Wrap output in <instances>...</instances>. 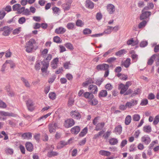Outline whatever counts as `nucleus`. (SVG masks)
Here are the masks:
<instances>
[{
    "label": "nucleus",
    "mask_w": 159,
    "mask_h": 159,
    "mask_svg": "<svg viewBox=\"0 0 159 159\" xmlns=\"http://www.w3.org/2000/svg\"><path fill=\"white\" fill-rule=\"evenodd\" d=\"M22 137L24 139H30L32 137V134L30 132L25 133L22 134Z\"/></svg>",
    "instance_id": "27"
},
{
    "label": "nucleus",
    "mask_w": 159,
    "mask_h": 159,
    "mask_svg": "<svg viewBox=\"0 0 159 159\" xmlns=\"http://www.w3.org/2000/svg\"><path fill=\"white\" fill-rule=\"evenodd\" d=\"M143 131L147 133H149L152 131V128L150 125H146L143 127Z\"/></svg>",
    "instance_id": "28"
},
{
    "label": "nucleus",
    "mask_w": 159,
    "mask_h": 159,
    "mask_svg": "<svg viewBox=\"0 0 159 159\" xmlns=\"http://www.w3.org/2000/svg\"><path fill=\"white\" fill-rule=\"evenodd\" d=\"M131 120V117L130 115L127 116L125 119V125H128L130 123Z\"/></svg>",
    "instance_id": "38"
},
{
    "label": "nucleus",
    "mask_w": 159,
    "mask_h": 159,
    "mask_svg": "<svg viewBox=\"0 0 159 159\" xmlns=\"http://www.w3.org/2000/svg\"><path fill=\"white\" fill-rule=\"evenodd\" d=\"M92 32L91 30L88 28H86L83 31V33L84 35H87L90 34Z\"/></svg>",
    "instance_id": "50"
},
{
    "label": "nucleus",
    "mask_w": 159,
    "mask_h": 159,
    "mask_svg": "<svg viewBox=\"0 0 159 159\" xmlns=\"http://www.w3.org/2000/svg\"><path fill=\"white\" fill-rule=\"evenodd\" d=\"M148 103V101L147 99H143L142 100L140 105L143 106L146 105Z\"/></svg>",
    "instance_id": "53"
},
{
    "label": "nucleus",
    "mask_w": 159,
    "mask_h": 159,
    "mask_svg": "<svg viewBox=\"0 0 159 159\" xmlns=\"http://www.w3.org/2000/svg\"><path fill=\"white\" fill-rule=\"evenodd\" d=\"M159 122V115L156 116L154 119L153 124L154 125H157Z\"/></svg>",
    "instance_id": "49"
},
{
    "label": "nucleus",
    "mask_w": 159,
    "mask_h": 159,
    "mask_svg": "<svg viewBox=\"0 0 159 159\" xmlns=\"http://www.w3.org/2000/svg\"><path fill=\"white\" fill-rule=\"evenodd\" d=\"M138 100L134 99H132L129 102L126 103V106L128 108H131L132 107L137 105L138 103Z\"/></svg>",
    "instance_id": "12"
},
{
    "label": "nucleus",
    "mask_w": 159,
    "mask_h": 159,
    "mask_svg": "<svg viewBox=\"0 0 159 159\" xmlns=\"http://www.w3.org/2000/svg\"><path fill=\"white\" fill-rule=\"evenodd\" d=\"M26 21V19L24 17H21L18 20V22L19 24H22L25 23Z\"/></svg>",
    "instance_id": "55"
},
{
    "label": "nucleus",
    "mask_w": 159,
    "mask_h": 159,
    "mask_svg": "<svg viewBox=\"0 0 159 159\" xmlns=\"http://www.w3.org/2000/svg\"><path fill=\"white\" fill-rule=\"evenodd\" d=\"M138 43V41L137 40H134L133 38H131L127 41V44L128 45H131L132 46H135L137 45Z\"/></svg>",
    "instance_id": "19"
},
{
    "label": "nucleus",
    "mask_w": 159,
    "mask_h": 159,
    "mask_svg": "<svg viewBox=\"0 0 159 159\" xmlns=\"http://www.w3.org/2000/svg\"><path fill=\"white\" fill-rule=\"evenodd\" d=\"M11 30L9 26H5L4 27V29L2 34L4 36H8L10 33Z\"/></svg>",
    "instance_id": "18"
},
{
    "label": "nucleus",
    "mask_w": 159,
    "mask_h": 159,
    "mask_svg": "<svg viewBox=\"0 0 159 159\" xmlns=\"http://www.w3.org/2000/svg\"><path fill=\"white\" fill-rule=\"evenodd\" d=\"M142 142L146 145L148 144L151 141L150 138L148 135H144L141 139Z\"/></svg>",
    "instance_id": "7"
},
{
    "label": "nucleus",
    "mask_w": 159,
    "mask_h": 159,
    "mask_svg": "<svg viewBox=\"0 0 159 159\" xmlns=\"http://www.w3.org/2000/svg\"><path fill=\"white\" fill-rule=\"evenodd\" d=\"M52 9L53 12L55 14H58V13L60 12V9L56 7H52Z\"/></svg>",
    "instance_id": "58"
},
{
    "label": "nucleus",
    "mask_w": 159,
    "mask_h": 159,
    "mask_svg": "<svg viewBox=\"0 0 159 159\" xmlns=\"http://www.w3.org/2000/svg\"><path fill=\"white\" fill-rule=\"evenodd\" d=\"M88 129L86 127H85L83 129L82 131L79 134V136L81 137L84 136L87 133Z\"/></svg>",
    "instance_id": "39"
},
{
    "label": "nucleus",
    "mask_w": 159,
    "mask_h": 159,
    "mask_svg": "<svg viewBox=\"0 0 159 159\" xmlns=\"http://www.w3.org/2000/svg\"><path fill=\"white\" fill-rule=\"evenodd\" d=\"M75 24L73 23H69L66 25V27L69 30H73L75 27Z\"/></svg>",
    "instance_id": "42"
},
{
    "label": "nucleus",
    "mask_w": 159,
    "mask_h": 159,
    "mask_svg": "<svg viewBox=\"0 0 159 159\" xmlns=\"http://www.w3.org/2000/svg\"><path fill=\"white\" fill-rule=\"evenodd\" d=\"M88 89L91 91L92 93L96 94L98 91V89L97 86L93 84H91L89 85Z\"/></svg>",
    "instance_id": "15"
},
{
    "label": "nucleus",
    "mask_w": 159,
    "mask_h": 159,
    "mask_svg": "<svg viewBox=\"0 0 159 159\" xmlns=\"http://www.w3.org/2000/svg\"><path fill=\"white\" fill-rule=\"evenodd\" d=\"M109 67V66L106 64H102L98 65L97 66L96 68L98 70H107Z\"/></svg>",
    "instance_id": "9"
},
{
    "label": "nucleus",
    "mask_w": 159,
    "mask_h": 159,
    "mask_svg": "<svg viewBox=\"0 0 159 159\" xmlns=\"http://www.w3.org/2000/svg\"><path fill=\"white\" fill-rule=\"evenodd\" d=\"M105 123L103 122H102L97 124L96 125L95 130L96 131L100 130L104 127Z\"/></svg>",
    "instance_id": "20"
},
{
    "label": "nucleus",
    "mask_w": 159,
    "mask_h": 159,
    "mask_svg": "<svg viewBox=\"0 0 159 159\" xmlns=\"http://www.w3.org/2000/svg\"><path fill=\"white\" fill-rule=\"evenodd\" d=\"M115 130L116 134H120L122 131V127L120 125L116 126L115 129Z\"/></svg>",
    "instance_id": "33"
},
{
    "label": "nucleus",
    "mask_w": 159,
    "mask_h": 159,
    "mask_svg": "<svg viewBox=\"0 0 159 159\" xmlns=\"http://www.w3.org/2000/svg\"><path fill=\"white\" fill-rule=\"evenodd\" d=\"M130 58H128L123 62L122 64L125 67H128L130 64Z\"/></svg>",
    "instance_id": "35"
},
{
    "label": "nucleus",
    "mask_w": 159,
    "mask_h": 159,
    "mask_svg": "<svg viewBox=\"0 0 159 159\" xmlns=\"http://www.w3.org/2000/svg\"><path fill=\"white\" fill-rule=\"evenodd\" d=\"M21 80L23 82L25 86L27 88L30 87V85L26 79L24 77H21Z\"/></svg>",
    "instance_id": "34"
},
{
    "label": "nucleus",
    "mask_w": 159,
    "mask_h": 159,
    "mask_svg": "<svg viewBox=\"0 0 159 159\" xmlns=\"http://www.w3.org/2000/svg\"><path fill=\"white\" fill-rule=\"evenodd\" d=\"M132 118L133 121H138L139 120L140 117L139 115L138 114H135L133 116Z\"/></svg>",
    "instance_id": "43"
},
{
    "label": "nucleus",
    "mask_w": 159,
    "mask_h": 159,
    "mask_svg": "<svg viewBox=\"0 0 159 159\" xmlns=\"http://www.w3.org/2000/svg\"><path fill=\"white\" fill-rule=\"evenodd\" d=\"M136 150V147L134 144L131 145L129 148V150L130 152H133Z\"/></svg>",
    "instance_id": "51"
},
{
    "label": "nucleus",
    "mask_w": 159,
    "mask_h": 159,
    "mask_svg": "<svg viewBox=\"0 0 159 159\" xmlns=\"http://www.w3.org/2000/svg\"><path fill=\"white\" fill-rule=\"evenodd\" d=\"M58 61V58H56L53 59L51 64V66L53 69H55L57 67Z\"/></svg>",
    "instance_id": "17"
},
{
    "label": "nucleus",
    "mask_w": 159,
    "mask_h": 159,
    "mask_svg": "<svg viewBox=\"0 0 159 159\" xmlns=\"http://www.w3.org/2000/svg\"><path fill=\"white\" fill-rule=\"evenodd\" d=\"M58 155V153L57 152L51 151L48 152L47 156L49 157H51L53 156H57Z\"/></svg>",
    "instance_id": "37"
},
{
    "label": "nucleus",
    "mask_w": 159,
    "mask_h": 159,
    "mask_svg": "<svg viewBox=\"0 0 159 159\" xmlns=\"http://www.w3.org/2000/svg\"><path fill=\"white\" fill-rule=\"evenodd\" d=\"M147 22L145 20H143L139 23L138 25V28L139 29H141L144 27L146 25Z\"/></svg>",
    "instance_id": "41"
},
{
    "label": "nucleus",
    "mask_w": 159,
    "mask_h": 159,
    "mask_svg": "<svg viewBox=\"0 0 159 159\" xmlns=\"http://www.w3.org/2000/svg\"><path fill=\"white\" fill-rule=\"evenodd\" d=\"M66 31V29L62 27H59L55 29V32L57 34H62Z\"/></svg>",
    "instance_id": "16"
},
{
    "label": "nucleus",
    "mask_w": 159,
    "mask_h": 159,
    "mask_svg": "<svg viewBox=\"0 0 159 159\" xmlns=\"http://www.w3.org/2000/svg\"><path fill=\"white\" fill-rule=\"evenodd\" d=\"M80 128L79 126H75L71 129L70 131L72 134H77L80 131Z\"/></svg>",
    "instance_id": "22"
},
{
    "label": "nucleus",
    "mask_w": 159,
    "mask_h": 159,
    "mask_svg": "<svg viewBox=\"0 0 159 159\" xmlns=\"http://www.w3.org/2000/svg\"><path fill=\"white\" fill-rule=\"evenodd\" d=\"M65 46L66 47L70 49V50H72L74 49V48L72 44L70 43H67L65 44Z\"/></svg>",
    "instance_id": "45"
},
{
    "label": "nucleus",
    "mask_w": 159,
    "mask_h": 159,
    "mask_svg": "<svg viewBox=\"0 0 159 159\" xmlns=\"http://www.w3.org/2000/svg\"><path fill=\"white\" fill-rule=\"evenodd\" d=\"M59 124L57 122L54 123L53 122L48 125V130L50 133H54L56 129L59 128Z\"/></svg>",
    "instance_id": "3"
},
{
    "label": "nucleus",
    "mask_w": 159,
    "mask_h": 159,
    "mask_svg": "<svg viewBox=\"0 0 159 159\" xmlns=\"http://www.w3.org/2000/svg\"><path fill=\"white\" fill-rule=\"evenodd\" d=\"M21 7V5L19 4H16L13 5L12 9L14 11H18L19 8Z\"/></svg>",
    "instance_id": "52"
},
{
    "label": "nucleus",
    "mask_w": 159,
    "mask_h": 159,
    "mask_svg": "<svg viewBox=\"0 0 159 159\" xmlns=\"http://www.w3.org/2000/svg\"><path fill=\"white\" fill-rule=\"evenodd\" d=\"M107 29L106 30L104 33L107 34H110L111 32L112 27L110 26H108Z\"/></svg>",
    "instance_id": "59"
},
{
    "label": "nucleus",
    "mask_w": 159,
    "mask_h": 159,
    "mask_svg": "<svg viewBox=\"0 0 159 159\" xmlns=\"http://www.w3.org/2000/svg\"><path fill=\"white\" fill-rule=\"evenodd\" d=\"M76 25L78 26H82L84 25V23L82 20H77L76 22Z\"/></svg>",
    "instance_id": "64"
},
{
    "label": "nucleus",
    "mask_w": 159,
    "mask_h": 159,
    "mask_svg": "<svg viewBox=\"0 0 159 159\" xmlns=\"http://www.w3.org/2000/svg\"><path fill=\"white\" fill-rule=\"evenodd\" d=\"M89 103L92 105H96L98 103V101L94 97L88 100Z\"/></svg>",
    "instance_id": "26"
},
{
    "label": "nucleus",
    "mask_w": 159,
    "mask_h": 159,
    "mask_svg": "<svg viewBox=\"0 0 159 159\" xmlns=\"http://www.w3.org/2000/svg\"><path fill=\"white\" fill-rule=\"evenodd\" d=\"M70 115L72 118H76L77 119H79L81 117L80 113L76 111H71Z\"/></svg>",
    "instance_id": "8"
},
{
    "label": "nucleus",
    "mask_w": 159,
    "mask_h": 159,
    "mask_svg": "<svg viewBox=\"0 0 159 159\" xmlns=\"http://www.w3.org/2000/svg\"><path fill=\"white\" fill-rule=\"evenodd\" d=\"M71 2H67L62 4V7L64 11H67L69 10L71 6Z\"/></svg>",
    "instance_id": "25"
},
{
    "label": "nucleus",
    "mask_w": 159,
    "mask_h": 159,
    "mask_svg": "<svg viewBox=\"0 0 159 159\" xmlns=\"http://www.w3.org/2000/svg\"><path fill=\"white\" fill-rule=\"evenodd\" d=\"M155 59V54L153 55L149 59L148 62V64L149 65H151L152 64L154 61V60Z\"/></svg>",
    "instance_id": "46"
},
{
    "label": "nucleus",
    "mask_w": 159,
    "mask_h": 159,
    "mask_svg": "<svg viewBox=\"0 0 159 159\" xmlns=\"http://www.w3.org/2000/svg\"><path fill=\"white\" fill-rule=\"evenodd\" d=\"M71 140V139H70L67 142H65L64 141H60L57 146V148L58 149H61L65 146L69 144Z\"/></svg>",
    "instance_id": "5"
},
{
    "label": "nucleus",
    "mask_w": 159,
    "mask_h": 159,
    "mask_svg": "<svg viewBox=\"0 0 159 159\" xmlns=\"http://www.w3.org/2000/svg\"><path fill=\"white\" fill-rule=\"evenodd\" d=\"M127 141L126 139L123 140L120 144V147L121 148L124 147L127 143Z\"/></svg>",
    "instance_id": "62"
},
{
    "label": "nucleus",
    "mask_w": 159,
    "mask_h": 159,
    "mask_svg": "<svg viewBox=\"0 0 159 159\" xmlns=\"http://www.w3.org/2000/svg\"><path fill=\"white\" fill-rule=\"evenodd\" d=\"M85 6L86 7L92 9L93 8L94 5L92 1L89 0H88L86 1Z\"/></svg>",
    "instance_id": "24"
},
{
    "label": "nucleus",
    "mask_w": 159,
    "mask_h": 159,
    "mask_svg": "<svg viewBox=\"0 0 159 159\" xmlns=\"http://www.w3.org/2000/svg\"><path fill=\"white\" fill-rule=\"evenodd\" d=\"M26 105L29 110L32 111L34 109V104L32 100H28L26 102Z\"/></svg>",
    "instance_id": "14"
},
{
    "label": "nucleus",
    "mask_w": 159,
    "mask_h": 159,
    "mask_svg": "<svg viewBox=\"0 0 159 159\" xmlns=\"http://www.w3.org/2000/svg\"><path fill=\"white\" fill-rule=\"evenodd\" d=\"M126 52H127L125 49H121L116 52L115 54L117 56L120 57L122 55L125 54Z\"/></svg>",
    "instance_id": "36"
},
{
    "label": "nucleus",
    "mask_w": 159,
    "mask_h": 159,
    "mask_svg": "<svg viewBox=\"0 0 159 159\" xmlns=\"http://www.w3.org/2000/svg\"><path fill=\"white\" fill-rule=\"evenodd\" d=\"M151 15V12L149 11H142V14L140 16V19L143 20L148 18Z\"/></svg>",
    "instance_id": "6"
},
{
    "label": "nucleus",
    "mask_w": 159,
    "mask_h": 159,
    "mask_svg": "<svg viewBox=\"0 0 159 159\" xmlns=\"http://www.w3.org/2000/svg\"><path fill=\"white\" fill-rule=\"evenodd\" d=\"M53 41L57 43H59L61 42L60 38L58 36L54 37L53 38Z\"/></svg>",
    "instance_id": "47"
},
{
    "label": "nucleus",
    "mask_w": 159,
    "mask_h": 159,
    "mask_svg": "<svg viewBox=\"0 0 159 159\" xmlns=\"http://www.w3.org/2000/svg\"><path fill=\"white\" fill-rule=\"evenodd\" d=\"M6 64H9L11 68H13L15 66V65L14 62L11 60H6Z\"/></svg>",
    "instance_id": "54"
},
{
    "label": "nucleus",
    "mask_w": 159,
    "mask_h": 159,
    "mask_svg": "<svg viewBox=\"0 0 159 159\" xmlns=\"http://www.w3.org/2000/svg\"><path fill=\"white\" fill-rule=\"evenodd\" d=\"M118 141L117 139L112 138L110 139L109 140V143L111 145H115L118 143Z\"/></svg>",
    "instance_id": "32"
},
{
    "label": "nucleus",
    "mask_w": 159,
    "mask_h": 159,
    "mask_svg": "<svg viewBox=\"0 0 159 159\" xmlns=\"http://www.w3.org/2000/svg\"><path fill=\"white\" fill-rule=\"evenodd\" d=\"M104 131L102 130L98 132V133L94 135L93 139H95L99 138L102 134H104Z\"/></svg>",
    "instance_id": "40"
},
{
    "label": "nucleus",
    "mask_w": 159,
    "mask_h": 159,
    "mask_svg": "<svg viewBox=\"0 0 159 159\" xmlns=\"http://www.w3.org/2000/svg\"><path fill=\"white\" fill-rule=\"evenodd\" d=\"M71 64L70 61H67L63 64V67L65 69H69Z\"/></svg>",
    "instance_id": "48"
},
{
    "label": "nucleus",
    "mask_w": 159,
    "mask_h": 159,
    "mask_svg": "<svg viewBox=\"0 0 159 159\" xmlns=\"http://www.w3.org/2000/svg\"><path fill=\"white\" fill-rule=\"evenodd\" d=\"M107 94V92L105 90H102L99 92L98 97L99 98L106 97Z\"/></svg>",
    "instance_id": "23"
},
{
    "label": "nucleus",
    "mask_w": 159,
    "mask_h": 159,
    "mask_svg": "<svg viewBox=\"0 0 159 159\" xmlns=\"http://www.w3.org/2000/svg\"><path fill=\"white\" fill-rule=\"evenodd\" d=\"M99 154L101 155L106 156H109L111 154V153L110 152L102 150H100L99 152Z\"/></svg>",
    "instance_id": "30"
},
{
    "label": "nucleus",
    "mask_w": 159,
    "mask_h": 159,
    "mask_svg": "<svg viewBox=\"0 0 159 159\" xmlns=\"http://www.w3.org/2000/svg\"><path fill=\"white\" fill-rule=\"evenodd\" d=\"M56 94L54 92H50L49 94V97L51 99L53 100L56 98Z\"/></svg>",
    "instance_id": "44"
},
{
    "label": "nucleus",
    "mask_w": 159,
    "mask_h": 159,
    "mask_svg": "<svg viewBox=\"0 0 159 159\" xmlns=\"http://www.w3.org/2000/svg\"><path fill=\"white\" fill-rule=\"evenodd\" d=\"M85 98L88 99L89 100L94 97L93 95L89 92H85L84 93V96Z\"/></svg>",
    "instance_id": "29"
},
{
    "label": "nucleus",
    "mask_w": 159,
    "mask_h": 159,
    "mask_svg": "<svg viewBox=\"0 0 159 159\" xmlns=\"http://www.w3.org/2000/svg\"><path fill=\"white\" fill-rule=\"evenodd\" d=\"M21 29V27H19L18 28H17L16 29H15L13 31V34H17L19 33Z\"/></svg>",
    "instance_id": "61"
},
{
    "label": "nucleus",
    "mask_w": 159,
    "mask_h": 159,
    "mask_svg": "<svg viewBox=\"0 0 159 159\" xmlns=\"http://www.w3.org/2000/svg\"><path fill=\"white\" fill-rule=\"evenodd\" d=\"M36 43V41L34 39H30L26 43V51L28 53L32 52L34 49V44Z\"/></svg>",
    "instance_id": "2"
},
{
    "label": "nucleus",
    "mask_w": 159,
    "mask_h": 159,
    "mask_svg": "<svg viewBox=\"0 0 159 159\" xmlns=\"http://www.w3.org/2000/svg\"><path fill=\"white\" fill-rule=\"evenodd\" d=\"M75 121L72 119H68L66 120L64 123V125L66 128L70 127L75 124Z\"/></svg>",
    "instance_id": "4"
},
{
    "label": "nucleus",
    "mask_w": 159,
    "mask_h": 159,
    "mask_svg": "<svg viewBox=\"0 0 159 159\" xmlns=\"http://www.w3.org/2000/svg\"><path fill=\"white\" fill-rule=\"evenodd\" d=\"M25 147L27 150L29 152H32L33 150V146L30 142H27L25 143Z\"/></svg>",
    "instance_id": "21"
},
{
    "label": "nucleus",
    "mask_w": 159,
    "mask_h": 159,
    "mask_svg": "<svg viewBox=\"0 0 159 159\" xmlns=\"http://www.w3.org/2000/svg\"><path fill=\"white\" fill-rule=\"evenodd\" d=\"M51 114V113H48L46 115H45L44 116H43L40 117L39 119H38V121H39L41 120H45L48 117L50 116Z\"/></svg>",
    "instance_id": "57"
},
{
    "label": "nucleus",
    "mask_w": 159,
    "mask_h": 159,
    "mask_svg": "<svg viewBox=\"0 0 159 159\" xmlns=\"http://www.w3.org/2000/svg\"><path fill=\"white\" fill-rule=\"evenodd\" d=\"M74 102V99L72 98H70L69 99L68 105V106H72Z\"/></svg>",
    "instance_id": "60"
},
{
    "label": "nucleus",
    "mask_w": 159,
    "mask_h": 159,
    "mask_svg": "<svg viewBox=\"0 0 159 159\" xmlns=\"http://www.w3.org/2000/svg\"><path fill=\"white\" fill-rule=\"evenodd\" d=\"M148 42L147 41H142L140 44V46L141 47H144L148 45Z\"/></svg>",
    "instance_id": "63"
},
{
    "label": "nucleus",
    "mask_w": 159,
    "mask_h": 159,
    "mask_svg": "<svg viewBox=\"0 0 159 159\" xmlns=\"http://www.w3.org/2000/svg\"><path fill=\"white\" fill-rule=\"evenodd\" d=\"M120 79L124 80H126L128 79V76L127 75L121 73H118L117 75Z\"/></svg>",
    "instance_id": "31"
},
{
    "label": "nucleus",
    "mask_w": 159,
    "mask_h": 159,
    "mask_svg": "<svg viewBox=\"0 0 159 159\" xmlns=\"http://www.w3.org/2000/svg\"><path fill=\"white\" fill-rule=\"evenodd\" d=\"M49 66L48 61L43 60L42 61H38L34 65V68L36 70H39L41 69L42 72H46Z\"/></svg>",
    "instance_id": "1"
},
{
    "label": "nucleus",
    "mask_w": 159,
    "mask_h": 159,
    "mask_svg": "<svg viewBox=\"0 0 159 159\" xmlns=\"http://www.w3.org/2000/svg\"><path fill=\"white\" fill-rule=\"evenodd\" d=\"M156 66L159 65V54H155Z\"/></svg>",
    "instance_id": "56"
},
{
    "label": "nucleus",
    "mask_w": 159,
    "mask_h": 159,
    "mask_svg": "<svg viewBox=\"0 0 159 159\" xmlns=\"http://www.w3.org/2000/svg\"><path fill=\"white\" fill-rule=\"evenodd\" d=\"M0 116H2L15 117L16 115L10 112H6L4 111H0Z\"/></svg>",
    "instance_id": "13"
},
{
    "label": "nucleus",
    "mask_w": 159,
    "mask_h": 159,
    "mask_svg": "<svg viewBox=\"0 0 159 159\" xmlns=\"http://www.w3.org/2000/svg\"><path fill=\"white\" fill-rule=\"evenodd\" d=\"M118 89L120 90V93L121 94H123L125 95V94L128 89L124 86V84L121 83L119 85Z\"/></svg>",
    "instance_id": "10"
},
{
    "label": "nucleus",
    "mask_w": 159,
    "mask_h": 159,
    "mask_svg": "<svg viewBox=\"0 0 159 159\" xmlns=\"http://www.w3.org/2000/svg\"><path fill=\"white\" fill-rule=\"evenodd\" d=\"M107 7V11L110 14L113 13L115 11V8L113 4H108Z\"/></svg>",
    "instance_id": "11"
}]
</instances>
